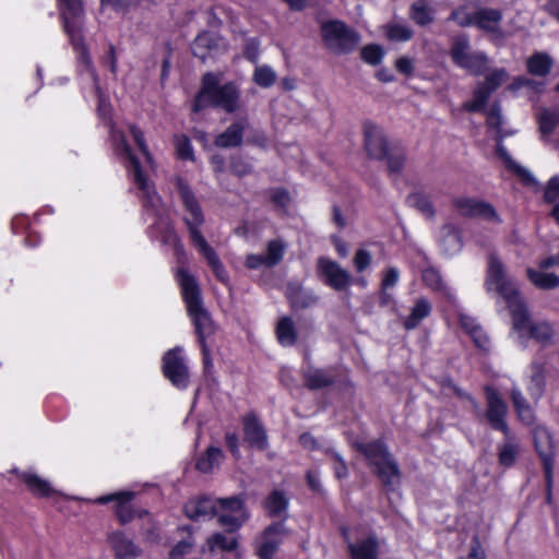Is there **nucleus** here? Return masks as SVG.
I'll use <instances>...</instances> for the list:
<instances>
[{"label":"nucleus","instance_id":"nucleus-1","mask_svg":"<svg viewBox=\"0 0 559 559\" xmlns=\"http://www.w3.org/2000/svg\"><path fill=\"white\" fill-rule=\"evenodd\" d=\"M176 186L187 212V215L183 219L188 226L192 243L207 261L216 278L223 284L227 285L229 281L228 272L221 262L217 253L207 243L200 231V227L204 223V215L194 193L181 177L176 178Z\"/></svg>","mask_w":559,"mask_h":559},{"label":"nucleus","instance_id":"nucleus-2","mask_svg":"<svg viewBox=\"0 0 559 559\" xmlns=\"http://www.w3.org/2000/svg\"><path fill=\"white\" fill-rule=\"evenodd\" d=\"M221 81L222 76L213 72H206L202 76L201 88L192 105L194 111L213 107L234 114L241 108L239 85L236 82L221 84Z\"/></svg>","mask_w":559,"mask_h":559},{"label":"nucleus","instance_id":"nucleus-3","mask_svg":"<svg viewBox=\"0 0 559 559\" xmlns=\"http://www.w3.org/2000/svg\"><path fill=\"white\" fill-rule=\"evenodd\" d=\"M60 9H61V17L63 21L64 32L70 38V41L78 52V60L80 71H86L94 84L96 90H99L98 86V75L93 66L92 58L87 51V48L84 44V37L82 34V22L81 17L83 15V4L82 0H59Z\"/></svg>","mask_w":559,"mask_h":559},{"label":"nucleus","instance_id":"nucleus-4","mask_svg":"<svg viewBox=\"0 0 559 559\" xmlns=\"http://www.w3.org/2000/svg\"><path fill=\"white\" fill-rule=\"evenodd\" d=\"M177 276L188 314L194 324L199 341L201 344H206V338L215 332V325L210 313L203 307L200 286L195 277L183 269L178 271Z\"/></svg>","mask_w":559,"mask_h":559},{"label":"nucleus","instance_id":"nucleus-5","mask_svg":"<svg viewBox=\"0 0 559 559\" xmlns=\"http://www.w3.org/2000/svg\"><path fill=\"white\" fill-rule=\"evenodd\" d=\"M355 448L366 456L369 465L374 468L385 487L400 484L401 471L399 464L382 440L356 442Z\"/></svg>","mask_w":559,"mask_h":559},{"label":"nucleus","instance_id":"nucleus-6","mask_svg":"<svg viewBox=\"0 0 559 559\" xmlns=\"http://www.w3.org/2000/svg\"><path fill=\"white\" fill-rule=\"evenodd\" d=\"M110 138L114 143L115 151L128 160L127 168L129 175L132 177L133 182L138 186V189L142 192L143 205L145 207L151 206L154 211H157L160 200L143 174L140 162L129 146L126 140V135L122 131L116 130L111 127Z\"/></svg>","mask_w":559,"mask_h":559},{"label":"nucleus","instance_id":"nucleus-7","mask_svg":"<svg viewBox=\"0 0 559 559\" xmlns=\"http://www.w3.org/2000/svg\"><path fill=\"white\" fill-rule=\"evenodd\" d=\"M485 286L487 290L495 289L504 299L509 310L519 312V304L524 299L515 283L508 277L504 264L495 252H490L487 259Z\"/></svg>","mask_w":559,"mask_h":559},{"label":"nucleus","instance_id":"nucleus-8","mask_svg":"<svg viewBox=\"0 0 559 559\" xmlns=\"http://www.w3.org/2000/svg\"><path fill=\"white\" fill-rule=\"evenodd\" d=\"M320 32L324 46L335 55L354 51L360 41L359 34L340 20L322 22Z\"/></svg>","mask_w":559,"mask_h":559},{"label":"nucleus","instance_id":"nucleus-9","mask_svg":"<svg viewBox=\"0 0 559 559\" xmlns=\"http://www.w3.org/2000/svg\"><path fill=\"white\" fill-rule=\"evenodd\" d=\"M450 57L455 66L469 74L479 76L488 68V57L481 51H472L467 35H459L452 39Z\"/></svg>","mask_w":559,"mask_h":559},{"label":"nucleus","instance_id":"nucleus-10","mask_svg":"<svg viewBox=\"0 0 559 559\" xmlns=\"http://www.w3.org/2000/svg\"><path fill=\"white\" fill-rule=\"evenodd\" d=\"M519 312L510 310L513 329L518 332H528L530 336L538 343L548 345L552 342L554 329L548 322L534 323L531 319L525 301L519 304Z\"/></svg>","mask_w":559,"mask_h":559},{"label":"nucleus","instance_id":"nucleus-11","mask_svg":"<svg viewBox=\"0 0 559 559\" xmlns=\"http://www.w3.org/2000/svg\"><path fill=\"white\" fill-rule=\"evenodd\" d=\"M162 362L164 377L177 389H187L190 382V373L186 358L182 355V348L175 347L167 350L163 356Z\"/></svg>","mask_w":559,"mask_h":559},{"label":"nucleus","instance_id":"nucleus-12","mask_svg":"<svg viewBox=\"0 0 559 559\" xmlns=\"http://www.w3.org/2000/svg\"><path fill=\"white\" fill-rule=\"evenodd\" d=\"M484 392L486 397V409L483 416L485 420L493 430L508 433L510 428L507 421L508 405L506 401L502 399L499 391L491 385H486L484 388Z\"/></svg>","mask_w":559,"mask_h":559},{"label":"nucleus","instance_id":"nucleus-13","mask_svg":"<svg viewBox=\"0 0 559 559\" xmlns=\"http://www.w3.org/2000/svg\"><path fill=\"white\" fill-rule=\"evenodd\" d=\"M317 273L323 280L324 284L337 292L348 288L353 280L347 270L326 257L318 258Z\"/></svg>","mask_w":559,"mask_h":559},{"label":"nucleus","instance_id":"nucleus-14","mask_svg":"<svg viewBox=\"0 0 559 559\" xmlns=\"http://www.w3.org/2000/svg\"><path fill=\"white\" fill-rule=\"evenodd\" d=\"M455 211L465 217H478L488 222L500 223L501 219L493 206L483 200L468 197H457L452 201Z\"/></svg>","mask_w":559,"mask_h":559},{"label":"nucleus","instance_id":"nucleus-15","mask_svg":"<svg viewBox=\"0 0 559 559\" xmlns=\"http://www.w3.org/2000/svg\"><path fill=\"white\" fill-rule=\"evenodd\" d=\"M218 523L228 532H235L248 519L243 502L238 497L223 498L218 508Z\"/></svg>","mask_w":559,"mask_h":559},{"label":"nucleus","instance_id":"nucleus-16","mask_svg":"<svg viewBox=\"0 0 559 559\" xmlns=\"http://www.w3.org/2000/svg\"><path fill=\"white\" fill-rule=\"evenodd\" d=\"M365 150L370 158L384 159L391 151L383 130L372 122L364 123Z\"/></svg>","mask_w":559,"mask_h":559},{"label":"nucleus","instance_id":"nucleus-17","mask_svg":"<svg viewBox=\"0 0 559 559\" xmlns=\"http://www.w3.org/2000/svg\"><path fill=\"white\" fill-rule=\"evenodd\" d=\"M533 439L544 471L554 469L555 441L551 432L545 426H536L533 430Z\"/></svg>","mask_w":559,"mask_h":559},{"label":"nucleus","instance_id":"nucleus-18","mask_svg":"<svg viewBox=\"0 0 559 559\" xmlns=\"http://www.w3.org/2000/svg\"><path fill=\"white\" fill-rule=\"evenodd\" d=\"M288 535V530L284 522L274 523L264 530L262 540L258 547L260 559H273L280 544Z\"/></svg>","mask_w":559,"mask_h":559},{"label":"nucleus","instance_id":"nucleus-19","mask_svg":"<svg viewBox=\"0 0 559 559\" xmlns=\"http://www.w3.org/2000/svg\"><path fill=\"white\" fill-rule=\"evenodd\" d=\"M219 504L221 499L204 496L189 500L183 510L189 519L201 521L212 519L218 514Z\"/></svg>","mask_w":559,"mask_h":559},{"label":"nucleus","instance_id":"nucleus-20","mask_svg":"<svg viewBox=\"0 0 559 559\" xmlns=\"http://www.w3.org/2000/svg\"><path fill=\"white\" fill-rule=\"evenodd\" d=\"M134 498V493L132 491H122L110 493L106 496H100L94 500L97 504H106L109 502H116L115 512L118 516L121 524H126L130 522L134 518V510L131 507L130 502Z\"/></svg>","mask_w":559,"mask_h":559},{"label":"nucleus","instance_id":"nucleus-21","mask_svg":"<svg viewBox=\"0 0 559 559\" xmlns=\"http://www.w3.org/2000/svg\"><path fill=\"white\" fill-rule=\"evenodd\" d=\"M336 376L334 367L322 369L308 366L302 371L304 383L309 390H320L333 385Z\"/></svg>","mask_w":559,"mask_h":559},{"label":"nucleus","instance_id":"nucleus-22","mask_svg":"<svg viewBox=\"0 0 559 559\" xmlns=\"http://www.w3.org/2000/svg\"><path fill=\"white\" fill-rule=\"evenodd\" d=\"M247 127V119L234 121L224 132L219 133L215 138L214 145L219 148H235L241 146L243 143V133Z\"/></svg>","mask_w":559,"mask_h":559},{"label":"nucleus","instance_id":"nucleus-23","mask_svg":"<svg viewBox=\"0 0 559 559\" xmlns=\"http://www.w3.org/2000/svg\"><path fill=\"white\" fill-rule=\"evenodd\" d=\"M246 441L251 447L264 450L267 447V436L262 424L254 414H248L242 419Z\"/></svg>","mask_w":559,"mask_h":559},{"label":"nucleus","instance_id":"nucleus-24","mask_svg":"<svg viewBox=\"0 0 559 559\" xmlns=\"http://www.w3.org/2000/svg\"><path fill=\"white\" fill-rule=\"evenodd\" d=\"M503 441L498 444V462L504 467H511L515 464L521 452V443L518 437L510 431L503 433Z\"/></svg>","mask_w":559,"mask_h":559},{"label":"nucleus","instance_id":"nucleus-25","mask_svg":"<svg viewBox=\"0 0 559 559\" xmlns=\"http://www.w3.org/2000/svg\"><path fill=\"white\" fill-rule=\"evenodd\" d=\"M286 297L293 309H307L318 302V296L312 290L296 283L287 285Z\"/></svg>","mask_w":559,"mask_h":559},{"label":"nucleus","instance_id":"nucleus-26","mask_svg":"<svg viewBox=\"0 0 559 559\" xmlns=\"http://www.w3.org/2000/svg\"><path fill=\"white\" fill-rule=\"evenodd\" d=\"M347 547L352 559H378L379 539L374 534L356 543H348Z\"/></svg>","mask_w":559,"mask_h":559},{"label":"nucleus","instance_id":"nucleus-27","mask_svg":"<svg viewBox=\"0 0 559 559\" xmlns=\"http://www.w3.org/2000/svg\"><path fill=\"white\" fill-rule=\"evenodd\" d=\"M502 20L498 9L481 8L474 12V25L486 32H497Z\"/></svg>","mask_w":559,"mask_h":559},{"label":"nucleus","instance_id":"nucleus-28","mask_svg":"<svg viewBox=\"0 0 559 559\" xmlns=\"http://www.w3.org/2000/svg\"><path fill=\"white\" fill-rule=\"evenodd\" d=\"M431 310L432 306L428 299L424 297L416 299L411 313L403 320V326L406 330H414L424 319L430 316Z\"/></svg>","mask_w":559,"mask_h":559},{"label":"nucleus","instance_id":"nucleus-29","mask_svg":"<svg viewBox=\"0 0 559 559\" xmlns=\"http://www.w3.org/2000/svg\"><path fill=\"white\" fill-rule=\"evenodd\" d=\"M108 540L118 559H131L136 557L139 554L136 546L121 532H115L110 534Z\"/></svg>","mask_w":559,"mask_h":559},{"label":"nucleus","instance_id":"nucleus-30","mask_svg":"<svg viewBox=\"0 0 559 559\" xmlns=\"http://www.w3.org/2000/svg\"><path fill=\"white\" fill-rule=\"evenodd\" d=\"M441 248L448 255H453L459 252L462 248V239L459 229L447 224L441 230Z\"/></svg>","mask_w":559,"mask_h":559},{"label":"nucleus","instance_id":"nucleus-31","mask_svg":"<svg viewBox=\"0 0 559 559\" xmlns=\"http://www.w3.org/2000/svg\"><path fill=\"white\" fill-rule=\"evenodd\" d=\"M223 460L224 453L219 448L209 447L198 459L195 467L201 473H211L215 467L219 466Z\"/></svg>","mask_w":559,"mask_h":559},{"label":"nucleus","instance_id":"nucleus-32","mask_svg":"<svg viewBox=\"0 0 559 559\" xmlns=\"http://www.w3.org/2000/svg\"><path fill=\"white\" fill-rule=\"evenodd\" d=\"M17 475L28 487V489L36 496L49 497L53 492L50 484L34 473L22 472L17 473Z\"/></svg>","mask_w":559,"mask_h":559},{"label":"nucleus","instance_id":"nucleus-33","mask_svg":"<svg viewBox=\"0 0 559 559\" xmlns=\"http://www.w3.org/2000/svg\"><path fill=\"white\" fill-rule=\"evenodd\" d=\"M527 71L535 76H546L552 68L551 58L544 52L533 53L526 62Z\"/></svg>","mask_w":559,"mask_h":559},{"label":"nucleus","instance_id":"nucleus-34","mask_svg":"<svg viewBox=\"0 0 559 559\" xmlns=\"http://www.w3.org/2000/svg\"><path fill=\"white\" fill-rule=\"evenodd\" d=\"M526 274L532 284L537 288L552 289L559 287V276L555 273H544L528 267Z\"/></svg>","mask_w":559,"mask_h":559},{"label":"nucleus","instance_id":"nucleus-35","mask_svg":"<svg viewBox=\"0 0 559 559\" xmlns=\"http://www.w3.org/2000/svg\"><path fill=\"white\" fill-rule=\"evenodd\" d=\"M497 154L504 162L510 171H512L525 182L533 181L532 174L525 167L521 166L514 159H512L511 155L503 145L499 144L497 146Z\"/></svg>","mask_w":559,"mask_h":559},{"label":"nucleus","instance_id":"nucleus-36","mask_svg":"<svg viewBox=\"0 0 559 559\" xmlns=\"http://www.w3.org/2000/svg\"><path fill=\"white\" fill-rule=\"evenodd\" d=\"M278 342L283 346H293L296 343L297 335L293 320L288 317L282 318L276 326Z\"/></svg>","mask_w":559,"mask_h":559},{"label":"nucleus","instance_id":"nucleus-37","mask_svg":"<svg viewBox=\"0 0 559 559\" xmlns=\"http://www.w3.org/2000/svg\"><path fill=\"white\" fill-rule=\"evenodd\" d=\"M265 509L271 516H280L288 507V500L283 491H272L264 502Z\"/></svg>","mask_w":559,"mask_h":559},{"label":"nucleus","instance_id":"nucleus-38","mask_svg":"<svg viewBox=\"0 0 559 559\" xmlns=\"http://www.w3.org/2000/svg\"><path fill=\"white\" fill-rule=\"evenodd\" d=\"M545 386V372L543 365L538 362L532 364V377L528 391L531 396L536 401L540 399Z\"/></svg>","mask_w":559,"mask_h":559},{"label":"nucleus","instance_id":"nucleus-39","mask_svg":"<svg viewBox=\"0 0 559 559\" xmlns=\"http://www.w3.org/2000/svg\"><path fill=\"white\" fill-rule=\"evenodd\" d=\"M493 92L483 83L474 91L473 100L464 104V109L469 112L481 111Z\"/></svg>","mask_w":559,"mask_h":559},{"label":"nucleus","instance_id":"nucleus-40","mask_svg":"<svg viewBox=\"0 0 559 559\" xmlns=\"http://www.w3.org/2000/svg\"><path fill=\"white\" fill-rule=\"evenodd\" d=\"M286 243L282 239H274L267 242L266 246V266L272 267L277 265L284 257Z\"/></svg>","mask_w":559,"mask_h":559},{"label":"nucleus","instance_id":"nucleus-41","mask_svg":"<svg viewBox=\"0 0 559 559\" xmlns=\"http://www.w3.org/2000/svg\"><path fill=\"white\" fill-rule=\"evenodd\" d=\"M207 545L211 550L219 548L225 551H233L237 548L238 542L235 537H227L222 533H215L207 538Z\"/></svg>","mask_w":559,"mask_h":559},{"label":"nucleus","instance_id":"nucleus-42","mask_svg":"<svg viewBox=\"0 0 559 559\" xmlns=\"http://www.w3.org/2000/svg\"><path fill=\"white\" fill-rule=\"evenodd\" d=\"M407 201L427 218H432L435 216V209L427 195L423 193H414L408 197Z\"/></svg>","mask_w":559,"mask_h":559},{"label":"nucleus","instance_id":"nucleus-43","mask_svg":"<svg viewBox=\"0 0 559 559\" xmlns=\"http://www.w3.org/2000/svg\"><path fill=\"white\" fill-rule=\"evenodd\" d=\"M385 29L388 38L393 41H407L413 37V31L406 24H389Z\"/></svg>","mask_w":559,"mask_h":559},{"label":"nucleus","instance_id":"nucleus-44","mask_svg":"<svg viewBox=\"0 0 559 559\" xmlns=\"http://www.w3.org/2000/svg\"><path fill=\"white\" fill-rule=\"evenodd\" d=\"M411 16L413 21L420 26H425L433 21L430 8L423 2L413 3Z\"/></svg>","mask_w":559,"mask_h":559},{"label":"nucleus","instance_id":"nucleus-45","mask_svg":"<svg viewBox=\"0 0 559 559\" xmlns=\"http://www.w3.org/2000/svg\"><path fill=\"white\" fill-rule=\"evenodd\" d=\"M253 81L260 87H270L276 81V73L267 66L257 67L253 73Z\"/></svg>","mask_w":559,"mask_h":559},{"label":"nucleus","instance_id":"nucleus-46","mask_svg":"<svg viewBox=\"0 0 559 559\" xmlns=\"http://www.w3.org/2000/svg\"><path fill=\"white\" fill-rule=\"evenodd\" d=\"M423 281L428 287L436 292L445 293L447 290L440 273L433 267H428L423 271Z\"/></svg>","mask_w":559,"mask_h":559},{"label":"nucleus","instance_id":"nucleus-47","mask_svg":"<svg viewBox=\"0 0 559 559\" xmlns=\"http://www.w3.org/2000/svg\"><path fill=\"white\" fill-rule=\"evenodd\" d=\"M384 159H386L388 170L390 174L399 175L402 171L405 163V155L402 151L391 148Z\"/></svg>","mask_w":559,"mask_h":559},{"label":"nucleus","instance_id":"nucleus-48","mask_svg":"<svg viewBox=\"0 0 559 559\" xmlns=\"http://www.w3.org/2000/svg\"><path fill=\"white\" fill-rule=\"evenodd\" d=\"M509 78L506 69H493L486 76L484 85L490 91L495 92L500 85H502Z\"/></svg>","mask_w":559,"mask_h":559},{"label":"nucleus","instance_id":"nucleus-49","mask_svg":"<svg viewBox=\"0 0 559 559\" xmlns=\"http://www.w3.org/2000/svg\"><path fill=\"white\" fill-rule=\"evenodd\" d=\"M129 130H130V133H131L134 142L136 143L139 150L141 151V153L145 157L146 162L148 164H152L153 163V157H152V154L148 151V147H147V144L145 142L144 134H143L142 130L140 128H138L136 126H134V124H131Z\"/></svg>","mask_w":559,"mask_h":559},{"label":"nucleus","instance_id":"nucleus-50","mask_svg":"<svg viewBox=\"0 0 559 559\" xmlns=\"http://www.w3.org/2000/svg\"><path fill=\"white\" fill-rule=\"evenodd\" d=\"M361 58L365 62L376 66L381 62L383 51L379 46L369 45L361 50Z\"/></svg>","mask_w":559,"mask_h":559},{"label":"nucleus","instance_id":"nucleus-51","mask_svg":"<svg viewBox=\"0 0 559 559\" xmlns=\"http://www.w3.org/2000/svg\"><path fill=\"white\" fill-rule=\"evenodd\" d=\"M326 454L330 455L334 461V474L337 479H343L348 476V468L344 461V459L341 456L340 453L334 451L333 449H326Z\"/></svg>","mask_w":559,"mask_h":559},{"label":"nucleus","instance_id":"nucleus-52","mask_svg":"<svg viewBox=\"0 0 559 559\" xmlns=\"http://www.w3.org/2000/svg\"><path fill=\"white\" fill-rule=\"evenodd\" d=\"M372 261L371 254L369 251L365 249H358L354 257V266L357 272H364L367 267L370 266Z\"/></svg>","mask_w":559,"mask_h":559},{"label":"nucleus","instance_id":"nucleus-53","mask_svg":"<svg viewBox=\"0 0 559 559\" xmlns=\"http://www.w3.org/2000/svg\"><path fill=\"white\" fill-rule=\"evenodd\" d=\"M230 170L233 174L242 177L251 173L252 168L249 163L239 156H235L230 159Z\"/></svg>","mask_w":559,"mask_h":559},{"label":"nucleus","instance_id":"nucleus-54","mask_svg":"<svg viewBox=\"0 0 559 559\" xmlns=\"http://www.w3.org/2000/svg\"><path fill=\"white\" fill-rule=\"evenodd\" d=\"M400 280V271L395 266H390L383 273L381 281V288L389 289L393 288Z\"/></svg>","mask_w":559,"mask_h":559},{"label":"nucleus","instance_id":"nucleus-55","mask_svg":"<svg viewBox=\"0 0 559 559\" xmlns=\"http://www.w3.org/2000/svg\"><path fill=\"white\" fill-rule=\"evenodd\" d=\"M502 123L501 107L499 104H493L487 114V124L496 130H500Z\"/></svg>","mask_w":559,"mask_h":559},{"label":"nucleus","instance_id":"nucleus-56","mask_svg":"<svg viewBox=\"0 0 559 559\" xmlns=\"http://www.w3.org/2000/svg\"><path fill=\"white\" fill-rule=\"evenodd\" d=\"M177 153L182 159L193 158V148L187 136H181L177 141Z\"/></svg>","mask_w":559,"mask_h":559},{"label":"nucleus","instance_id":"nucleus-57","mask_svg":"<svg viewBox=\"0 0 559 559\" xmlns=\"http://www.w3.org/2000/svg\"><path fill=\"white\" fill-rule=\"evenodd\" d=\"M449 20L456 22L460 26H471L474 25V13H465L463 10H454Z\"/></svg>","mask_w":559,"mask_h":559},{"label":"nucleus","instance_id":"nucleus-58","mask_svg":"<svg viewBox=\"0 0 559 559\" xmlns=\"http://www.w3.org/2000/svg\"><path fill=\"white\" fill-rule=\"evenodd\" d=\"M510 397L512 404L514 406L515 413H519V409H523L524 407H528L530 404L522 394L521 390L516 386H513L510 393Z\"/></svg>","mask_w":559,"mask_h":559},{"label":"nucleus","instance_id":"nucleus-59","mask_svg":"<svg viewBox=\"0 0 559 559\" xmlns=\"http://www.w3.org/2000/svg\"><path fill=\"white\" fill-rule=\"evenodd\" d=\"M559 198V177H552L545 190V200L554 202Z\"/></svg>","mask_w":559,"mask_h":559},{"label":"nucleus","instance_id":"nucleus-60","mask_svg":"<svg viewBox=\"0 0 559 559\" xmlns=\"http://www.w3.org/2000/svg\"><path fill=\"white\" fill-rule=\"evenodd\" d=\"M225 442L235 459L240 457L239 439L235 432H226Z\"/></svg>","mask_w":559,"mask_h":559},{"label":"nucleus","instance_id":"nucleus-61","mask_svg":"<svg viewBox=\"0 0 559 559\" xmlns=\"http://www.w3.org/2000/svg\"><path fill=\"white\" fill-rule=\"evenodd\" d=\"M473 338L475 345L484 350H486L489 346V338L487 334L484 332L483 328L474 330V333L469 334Z\"/></svg>","mask_w":559,"mask_h":559},{"label":"nucleus","instance_id":"nucleus-62","mask_svg":"<svg viewBox=\"0 0 559 559\" xmlns=\"http://www.w3.org/2000/svg\"><path fill=\"white\" fill-rule=\"evenodd\" d=\"M197 48L207 49L210 50L213 46H215L214 38L210 33H202L197 36V38L192 43Z\"/></svg>","mask_w":559,"mask_h":559},{"label":"nucleus","instance_id":"nucleus-63","mask_svg":"<svg viewBox=\"0 0 559 559\" xmlns=\"http://www.w3.org/2000/svg\"><path fill=\"white\" fill-rule=\"evenodd\" d=\"M516 416L519 420L526 426L533 425L536 420L535 412L531 405L528 407H524L523 409H519Z\"/></svg>","mask_w":559,"mask_h":559},{"label":"nucleus","instance_id":"nucleus-64","mask_svg":"<svg viewBox=\"0 0 559 559\" xmlns=\"http://www.w3.org/2000/svg\"><path fill=\"white\" fill-rule=\"evenodd\" d=\"M245 265L251 270L259 269L263 265L266 266V258L263 254H249L246 258Z\"/></svg>","mask_w":559,"mask_h":559}]
</instances>
